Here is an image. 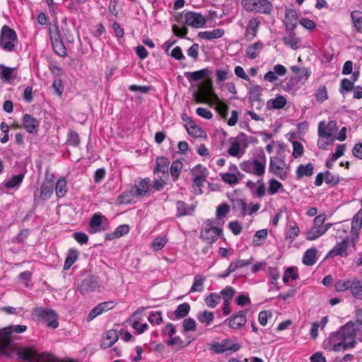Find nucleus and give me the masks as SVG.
<instances>
[{
    "label": "nucleus",
    "mask_w": 362,
    "mask_h": 362,
    "mask_svg": "<svg viewBox=\"0 0 362 362\" xmlns=\"http://www.w3.org/2000/svg\"><path fill=\"white\" fill-rule=\"evenodd\" d=\"M100 287L99 278L92 274L84 276L78 282V289L82 295L95 291Z\"/></svg>",
    "instance_id": "nucleus-12"
},
{
    "label": "nucleus",
    "mask_w": 362,
    "mask_h": 362,
    "mask_svg": "<svg viewBox=\"0 0 362 362\" xmlns=\"http://www.w3.org/2000/svg\"><path fill=\"white\" fill-rule=\"evenodd\" d=\"M23 125L30 134H36L38 132L40 122L33 115L25 114L23 117Z\"/></svg>",
    "instance_id": "nucleus-22"
},
{
    "label": "nucleus",
    "mask_w": 362,
    "mask_h": 362,
    "mask_svg": "<svg viewBox=\"0 0 362 362\" xmlns=\"http://www.w3.org/2000/svg\"><path fill=\"white\" fill-rule=\"evenodd\" d=\"M78 257V252L76 249L69 250L64 264V269L68 270L76 262Z\"/></svg>",
    "instance_id": "nucleus-42"
},
{
    "label": "nucleus",
    "mask_w": 362,
    "mask_h": 362,
    "mask_svg": "<svg viewBox=\"0 0 362 362\" xmlns=\"http://www.w3.org/2000/svg\"><path fill=\"white\" fill-rule=\"evenodd\" d=\"M266 163V156L262 152L258 157L240 163V168L243 171L247 173L252 174L257 177H262L265 173Z\"/></svg>",
    "instance_id": "nucleus-3"
},
{
    "label": "nucleus",
    "mask_w": 362,
    "mask_h": 362,
    "mask_svg": "<svg viewBox=\"0 0 362 362\" xmlns=\"http://www.w3.org/2000/svg\"><path fill=\"white\" fill-rule=\"evenodd\" d=\"M68 192L67 182L64 177H60L55 185V193L58 198L64 197Z\"/></svg>",
    "instance_id": "nucleus-40"
},
{
    "label": "nucleus",
    "mask_w": 362,
    "mask_h": 362,
    "mask_svg": "<svg viewBox=\"0 0 362 362\" xmlns=\"http://www.w3.org/2000/svg\"><path fill=\"white\" fill-rule=\"evenodd\" d=\"M352 326L356 340L362 341V318L348 322Z\"/></svg>",
    "instance_id": "nucleus-49"
},
{
    "label": "nucleus",
    "mask_w": 362,
    "mask_h": 362,
    "mask_svg": "<svg viewBox=\"0 0 362 362\" xmlns=\"http://www.w3.org/2000/svg\"><path fill=\"white\" fill-rule=\"evenodd\" d=\"M51 40L54 52L60 57L66 56V49L62 40L59 38L58 35L52 36Z\"/></svg>",
    "instance_id": "nucleus-28"
},
{
    "label": "nucleus",
    "mask_w": 362,
    "mask_h": 362,
    "mask_svg": "<svg viewBox=\"0 0 362 362\" xmlns=\"http://www.w3.org/2000/svg\"><path fill=\"white\" fill-rule=\"evenodd\" d=\"M233 208L240 210L243 217L247 214V204L244 199H240L233 201Z\"/></svg>",
    "instance_id": "nucleus-59"
},
{
    "label": "nucleus",
    "mask_w": 362,
    "mask_h": 362,
    "mask_svg": "<svg viewBox=\"0 0 362 362\" xmlns=\"http://www.w3.org/2000/svg\"><path fill=\"white\" fill-rule=\"evenodd\" d=\"M17 356L28 362H56V358L49 353L38 354L33 347L26 346L17 350Z\"/></svg>",
    "instance_id": "nucleus-4"
},
{
    "label": "nucleus",
    "mask_w": 362,
    "mask_h": 362,
    "mask_svg": "<svg viewBox=\"0 0 362 362\" xmlns=\"http://www.w3.org/2000/svg\"><path fill=\"white\" fill-rule=\"evenodd\" d=\"M321 129H318L317 134L319 136V139L317 140V146L321 149H326L327 147L332 144L334 141V137L329 136L327 137L324 133L322 134Z\"/></svg>",
    "instance_id": "nucleus-46"
},
{
    "label": "nucleus",
    "mask_w": 362,
    "mask_h": 362,
    "mask_svg": "<svg viewBox=\"0 0 362 362\" xmlns=\"http://www.w3.org/2000/svg\"><path fill=\"white\" fill-rule=\"evenodd\" d=\"M246 310H240L226 319L223 324H228V327L233 329H239L243 327L246 322Z\"/></svg>",
    "instance_id": "nucleus-15"
},
{
    "label": "nucleus",
    "mask_w": 362,
    "mask_h": 362,
    "mask_svg": "<svg viewBox=\"0 0 362 362\" xmlns=\"http://www.w3.org/2000/svg\"><path fill=\"white\" fill-rule=\"evenodd\" d=\"M263 48L264 44L260 41H257L247 47L246 56L250 59H254L259 56Z\"/></svg>",
    "instance_id": "nucleus-29"
},
{
    "label": "nucleus",
    "mask_w": 362,
    "mask_h": 362,
    "mask_svg": "<svg viewBox=\"0 0 362 362\" xmlns=\"http://www.w3.org/2000/svg\"><path fill=\"white\" fill-rule=\"evenodd\" d=\"M290 170L289 166L284 160L277 156H271L269 159V171L282 180L287 178Z\"/></svg>",
    "instance_id": "nucleus-11"
},
{
    "label": "nucleus",
    "mask_w": 362,
    "mask_h": 362,
    "mask_svg": "<svg viewBox=\"0 0 362 362\" xmlns=\"http://www.w3.org/2000/svg\"><path fill=\"white\" fill-rule=\"evenodd\" d=\"M287 104L286 98L281 95H276L274 98L269 99L266 103L267 109L269 110L283 109Z\"/></svg>",
    "instance_id": "nucleus-24"
},
{
    "label": "nucleus",
    "mask_w": 362,
    "mask_h": 362,
    "mask_svg": "<svg viewBox=\"0 0 362 362\" xmlns=\"http://www.w3.org/2000/svg\"><path fill=\"white\" fill-rule=\"evenodd\" d=\"M235 294V290L231 286H226L221 291L223 302L230 303Z\"/></svg>",
    "instance_id": "nucleus-60"
},
{
    "label": "nucleus",
    "mask_w": 362,
    "mask_h": 362,
    "mask_svg": "<svg viewBox=\"0 0 362 362\" xmlns=\"http://www.w3.org/2000/svg\"><path fill=\"white\" fill-rule=\"evenodd\" d=\"M248 146L247 135L241 133L236 137L231 139L230 146L228 149L230 156L240 158L246 152Z\"/></svg>",
    "instance_id": "nucleus-8"
},
{
    "label": "nucleus",
    "mask_w": 362,
    "mask_h": 362,
    "mask_svg": "<svg viewBox=\"0 0 362 362\" xmlns=\"http://www.w3.org/2000/svg\"><path fill=\"white\" fill-rule=\"evenodd\" d=\"M118 339V335L115 330L110 329L105 332L101 339L100 346L103 349L112 346Z\"/></svg>",
    "instance_id": "nucleus-25"
},
{
    "label": "nucleus",
    "mask_w": 362,
    "mask_h": 362,
    "mask_svg": "<svg viewBox=\"0 0 362 362\" xmlns=\"http://www.w3.org/2000/svg\"><path fill=\"white\" fill-rule=\"evenodd\" d=\"M318 129H321L322 133H324L327 137H333L337 131V124L334 120L329 122L327 124L325 121H321L318 124Z\"/></svg>",
    "instance_id": "nucleus-27"
},
{
    "label": "nucleus",
    "mask_w": 362,
    "mask_h": 362,
    "mask_svg": "<svg viewBox=\"0 0 362 362\" xmlns=\"http://www.w3.org/2000/svg\"><path fill=\"white\" fill-rule=\"evenodd\" d=\"M103 221H106L105 216L100 213L94 214L89 222L88 232L91 234H95L105 230V229L102 226Z\"/></svg>",
    "instance_id": "nucleus-17"
},
{
    "label": "nucleus",
    "mask_w": 362,
    "mask_h": 362,
    "mask_svg": "<svg viewBox=\"0 0 362 362\" xmlns=\"http://www.w3.org/2000/svg\"><path fill=\"white\" fill-rule=\"evenodd\" d=\"M241 5L249 12L269 14L272 9V4L268 0H242Z\"/></svg>",
    "instance_id": "nucleus-9"
},
{
    "label": "nucleus",
    "mask_w": 362,
    "mask_h": 362,
    "mask_svg": "<svg viewBox=\"0 0 362 362\" xmlns=\"http://www.w3.org/2000/svg\"><path fill=\"white\" fill-rule=\"evenodd\" d=\"M208 72L209 70L207 69H204L193 72H185L184 75L189 82H192L203 79L207 76Z\"/></svg>",
    "instance_id": "nucleus-35"
},
{
    "label": "nucleus",
    "mask_w": 362,
    "mask_h": 362,
    "mask_svg": "<svg viewBox=\"0 0 362 362\" xmlns=\"http://www.w3.org/2000/svg\"><path fill=\"white\" fill-rule=\"evenodd\" d=\"M317 250L310 248L307 250L303 256V263L307 266H312L317 262Z\"/></svg>",
    "instance_id": "nucleus-37"
},
{
    "label": "nucleus",
    "mask_w": 362,
    "mask_h": 362,
    "mask_svg": "<svg viewBox=\"0 0 362 362\" xmlns=\"http://www.w3.org/2000/svg\"><path fill=\"white\" fill-rule=\"evenodd\" d=\"M351 326L347 322L337 332L330 333L323 342L324 349L327 351H344L354 348L356 340Z\"/></svg>",
    "instance_id": "nucleus-1"
},
{
    "label": "nucleus",
    "mask_w": 362,
    "mask_h": 362,
    "mask_svg": "<svg viewBox=\"0 0 362 362\" xmlns=\"http://www.w3.org/2000/svg\"><path fill=\"white\" fill-rule=\"evenodd\" d=\"M221 180L226 184L235 185L240 182L243 177L235 175L229 173H221L219 174Z\"/></svg>",
    "instance_id": "nucleus-47"
},
{
    "label": "nucleus",
    "mask_w": 362,
    "mask_h": 362,
    "mask_svg": "<svg viewBox=\"0 0 362 362\" xmlns=\"http://www.w3.org/2000/svg\"><path fill=\"white\" fill-rule=\"evenodd\" d=\"M350 17L356 31L362 33V11L355 10L352 11Z\"/></svg>",
    "instance_id": "nucleus-33"
},
{
    "label": "nucleus",
    "mask_w": 362,
    "mask_h": 362,
    "mask_svg": "<svg viewBox=\"0 0 362 362\" xmlns=\"http://www.w3.org/2000/svg\"><path fill=\"white\" fill-rule=\"evenodd\" d=\"M161 311L152 312L148 317V320L151 325H160L163 322Z\"/></svg>",
    "instance_id": "nucleus-64"
},
{
    "label": "nucleus",
    "mask_w": 362,
    "mask_h": 362,
    "mask_svg": "<svg viewBox=\"0 0 362 362\" xmlns=\"http://www.w3.org/2000/svg\"><path fill=\"white\" fill-rule=\"evenodd\" d=\"M192 174L194 177L206 179L208 175V170L202 165H197L192 170Z\"/></svg>",
    "instance_id": "nucleus-56"
},
{
    "label": "nucleus",
    "mask_w": 362,
    "mask_h": 362,
    "mask_svg": "<svg viewBox=\"0 0 362 362\" xmlns=\"http://www.w3.org/2000/svg\"><path fill=\"white\" fill-rule=\"evenodd\" d=\"M183 168V163L180 160H174L170 168H169L170 173L173 177V181L177 180L180 177V173Z\"/></svg>",
    "instance_id": "nucleus-45"
},
{
    "label": "nucleus",
    "mask_w": 362,
    "mask_h": 362,
    "mask_svg": "<svg viewBox=\"0 0 362 362\" xmlns=\"http://www.w3.org/2000/svg\"><path fill=\"white\" fill-rule=\"evenodd\" d=\"M187 133L194 138H205L206 132L198 125L190 123L186 126Z\"/></svg>",
    "instance_id": "nucleus-39"
},
{
    "label": "nucleus",
    "mask_w": 362,
    "mask_h": 362,
    "mask_svg": "<svg viewBox=\"0 0 362 362\" xmlns=\"http://www.w3.org/2000/svg\"><path fill=\"white\" fill-rule=\"evenodd\" d=\"M189 310V305L187 303H183L177 306L173 315V317H170V318L173 320L183 318L188 315Z\"/></svg>",
    "instance_id": "nucleus-36"
},
{
    "label": "nucleus",
    "mask_w": 362,
    "mask_h": 362,
    "mask_svg": "<svg viewBox=\"0 0 362 362\" xmlns=\"http://www.w3.org/2000/svg\"><path fill=\"white\" fill-rule=\"evenodd\" d=\"M170 160L164 157H158L156 160V167L153 169V173H161L163 175H168Z\"/></svg>",
    "instance_id": "nucleus-26"
},
{
    "label": "nucleus",
    "mask_w": 362,
    "mask_h": 362,
    "mask_svg": "<svg viewBox=\"0 0 362 362\" xmlns=\"http://www.w3.org/2000/svg\"><path fill=\"white\" fill-rule=\"evenodd\" d=\"M260 23L261 21L257 17H253L249 20L245 33L247 41H252L257 37Z\"/></svg>",
    "instance_id": "nucleus-19"
},
{
    "label": "nucleus",
    "mask_w": 362,
    "mask_h": 362,
    "mask_svg": "<svg viewBox=\"0 0 362 362\" xmlns=\"http://www.w3.org/2000/svg\"><path fill=\"white\" fill-rule=\"evenodd\" d=\"M197 319L201 323L209 325L214 319V315L212 312L204 310L197 315Z\"/></svg>",
    "instance_id": "nucleus-57"
},
{
    "label": "nucleus",
    "mask_w": 362,
    "mask_h": 362,
    "mask_svg": "<svg viewBox=\"0 0 362 362\" xmlns=\"http://www.w3.org/2000/svg\"><path fill=\"white\" fill-rule=\"evenodd\" d=\"M287 74V69L282 64H276L274 66L273 69L267 71L264 76V80L274 83L276 81L279 77H283Z\"/></svg>",
    "instance_id": "nucleus-16"
},
{
    "label": "nucleus",
    "mask_w": 362,
    "mask_h": 362,
    "mask_svg": "<svg viewBox=\"0 0 362 362\" xmlns=\"http://www.w3.org/2000/svg\"><path fill=\"white\" fill-rule=\"evenodd\" d=\"M314 173V166L309 163L306 165L300 164L296 169V179L300 180L303 176L310 177Z\"/></svg>",
    "instance_id": "nucleus-30"
},
{
    "label": "nucleus",
    "mask_w": 362,
    "mask_h": 362,
    "mask_svg": "<svg viewBox=\"0 0 362 362\" xmlns=\"http://www.w3.org/2000/svg\"><path fill=\"white\" fill-rule=\"evenodd\" d=\"M221 299L219 294L212 293L205 297L204 302L209 308H214L221 302Z\"/></svg>",
    "instance_id": "nucleus-52"
},
{
    "label": "nucleus",
    "mask_w": 362,
    "mask_h": 362,
    "mask_svg": "<svg viewBox=\"0 0 362 362\" xmlns=\"http://www.w3.org/2000/svg\"><path fill=\"white\" fill-rule=\"evenodd\" d=\"M284 43L292 49H297L300 43V39L295 33L290 32L282 39Z\"/></svg>",
    "instance_id": "nucleus-32"
},
{
    "label": "nucleus",
    "mask_w": 362,
    "mask_h": 362,
    "mask_svg": "<svg viewBox=\"0 0 362 362\" xmlns=\"http://www.w3.org/2000/svg\"><path fill=\"white\" fill-rule=\"evenodd\" d=\"M362 226V209H360L354 216L351 222V231L358 233Z\"/></svg>",
    "instance_id": "nucleus-50"
},
{
    "label": "nucleus",
    "mask_w": 362,
    "mask_h": 362,
    "mask_svg": "<svg viewBox=\"0 0 362 362\" xmlns=\"http://www.w3.org/2000/svg\"><path fill=\"white\" fill-rule=\"evenodd\" d=\"M300 228L294 221L289 223L286 233V239L292 243L299 235Z\"/></svg>",
    "instance_id": "nucleus-38"
},
{
    "label": "nucleus",
    "mask_w": 362,
    "mask_h": 362,
    "mask_svg": "<svg viewBox=\"0 0 362 362\" xmlns=\"http://www.w3.org/2000/svg\"><path fill=\"white\" fill-rule=\"evenodd\" d=\"M176 207L177 216L189 215L194 211L192 207L188 206L185 202L182 201L177 202Z\"/></svg>",
    "instance_id": "nucleus-48"
},
{
    "label": "nucleus",
    "mask_w": 362,
    "mask_h": 362,
    "mask_svg": "<svg viewBox=\"0 0 362 362\" xmlns=\"http://www.w3.org/2000/svg\"><path fill=\"white\" fill-rule=\"evenodd\" d=\"M281 188H283V185L280 182L274 178L269 180L268 193L270 195L276 194Z\"/></svg>",
    "instance_id": "nucleus-61"
},
{
    "label": "nucleus",
    "mask_w": 362,
    "mask_h": 362,
    "mask_svg": "<svg viewBox=\"0 0 362 362\" xmlns=\"http://www.w3.org/2000/svg\"><path fill=\"white\" fill-rule=\"evenodd\" d=\"M302 74V75L298 77L291 78L286 84L283 86V90L289 93L296 92L299 88L298 83L303 84L310 76V71L308 69H303Z\"/></svg>",
    "instance_id": "nucleus-13"
},
{
    "label": "nucleus",
    "mask_w": 362,
    "mask_h": 362,
    "mask_svg": "<svg viewBox=\"0 0 362 362\" xmlns=\"http://www.w3.org/2000/svg\"><path fill=\"white\" fill-rule=\"evenodd\" d=\"M223 235L221 228L216 226V221L214 220H207L205 221L201 230V238L207 243L212 244L218 240V238Z\"/></svg>",
    "instance_id": "nucleus-6"
},
{
    "label": "nucleus",
    "mask_w": 362,
    "mask_h": 362,
    "mask_svg": "<svg viewBox=\"0 0 362 362\" xmlns=\"http://www.w3.org/2000/svg\"><path fill=\"white\" fill-rule=\"evenodd\" d=\"M185 23L193 28H203L206 24V18L200 13L187 11L184 14Z\"/></svg>",
    "instance_id": "nucleus-14"
},
{
    "label": "nucleus",
    "mask_w": 362,
    "mask_h": 362,
    "mask_svg": "<svg viewBox=\"0 0 362 362\" xmlns=\"http://www.w3.org/2000/svg\"><path fill=\"white\" fill-rule=\"evenodd\" d=\"M240 349L238 343H233L230 339H224L220 343L214 345V350L216 353L221 354L226 351H237Z\"/></svg>",
    "instance_id": "nucleus-21"
},
{
    "label": "nucleus",
    "mask_w": 362,
    "mask_h": 362,
    "mask_svg": "<svg viewBox=\"0 0 362 362\" xmlns=\"http://www.w3.org/2000/svg\"><path fill=\"white\" fill-rule=\"evenodd\" d=\"M134 197H136V194L132 188L131 190L125 191L122 194H120L117 198V201L120 204H127L133 202Z\"/></svg>",
    "instance_id": "nucleus-53"
},
{
    "label": "nucleus",
    "mask_w": 362,
    "mask_h": 362,
    "mask_svg": "<svg viewBox=\"0 0 362 362\" xmlns=\"http://www.w3.org/2000/svg\"><path fill=\"white\" fill-rule=\"evenodd\" d=\"M168 241L166 235L157 237L152 241L151 247L154 251H159L165 247Z\"/></svg>",
    "instance_id": "nucleus-55"
},
{
    "label": "nucleus",
    "mask_w": 362,
    "mask_h": 362,
    "mask_svg": "<svg viewBox=\"0 0 362 362\" xmlns=\"http://www.w3.org/2000/svg\"><path fill=\"white\" fill-rule=\"evenodd\" d=\"M18 42L16 31L7 25H3L0 32V48L6 52H13Z\"/></svg>",
    "instance_id": "nucleus-5"
},
{
    "label": "nucleus",
    "mask_w": 362,
    "mask_h": 362,
    "mask_svg": "<svg viewBox=\"0 0 362 362\" xmlns=\"http://www.w3.org/2000/svg\"><path fill=\"white\" fill-rule=\"evenodd\" d=\"M206 182V179L204 178H193L192 192L196 194H200L202 193V187H203L204 182Z\"/></svg>",
    "instance_id": "nucleus-62"
},
{
    "label": "nucleus",
    "mask_w": 362,
    "mask_h": 362,
    "mask_svg": "<svg viewBox=\"0 0 362 362\" xmlns=\"http://www.w3.org/2000/svg\"><path fill=\"white\" fill-rule=\"evenodd\" d=\"M325 182L326 184L330 186H335L339 182L340 178L338 175L332 174L329 170H326L324 173Z\"/></svg>",
    "instance_id": "nucleus-58"
},
{
    "label": "nucleus",
    "mask_w": 362,
    "mask_h": 362,
    "mask_svg": "<svg viewBox=\"0 0 362 362\" xmlns=\"http://www.w3.org/2000/svg\"><path fill=\"white\" fill-rule=\"evenodd\" d=\"M352 279H339L334 284V288L337 292L350 290Z\"/></svg>",
    "instance_id": "nucleus-51"
},
{
    "label": "nucleus",
    "mask_w": 362,
    "mask_h": 362,
    "mask_svg": "<svg viewBox=\"0 0 362 362\" xmlns=\"http://www.w3.org/2000/svg\"><path fill=\"white\" fill-rule=\"evenodd\" d=\"M223 35H224L223 29L216 28L211 31H201L198 33V37L202 39L211 40L214 39L220 38Z\"/></svg>",
    "instance_id": "nucleus-31"
},
{
    "label": "nucleus",
    "mask_w": 362,
    "mask_h": 362,
    "mask_svg": "<svg viewBox=\"0 0 362 362\" xmlns=\"http://www.w3.org/2000/svg\"><path fill=\"white\" fill-rule=\"evenodd\" d=\"M17 76L16 68L0 64V78L3 82L12 84L17 78Z\"/></svg>",
    "instance_id": "nucleus-20"
},
{
    "label": "nucleus",
    "mask_w": 362,
    "mask_h": 362,
    "mask_svg": "<svg viewBox=\"0 0 362 362\" xmlns=\"http://www.w3.org/2000/svg\"><path fill=\"white\" fill-rule=\"evenodd\" d=\"M53 193V186L51 184L42 183L40 187L39 199L42 201L49 199Z\"/></svg>",
    "instance_id": "nucleus-44"
},
{
    "label": "nucleus",
    "mask_w": 362,
    "mask_h": 362,
    "mask_svg": "<svg viewBox=\"0 0 362 362\" xmlns=\"http://www.w3.org/2000/svg\"><path fill=\"white\" fill-rule=\"evenodd\" d=\"M326 216L325 214L318 215L314 218L313 226L306 233L305 238L307 240H316L329 230L332 224H324Z\"/></svg>",
    "instance_id": "nucleus-7"
},
{
    "label": "nucleus",
    "mask_w": 362,
    "mask_h": 362,
    "mask_svg": "<svg viewBox=\"0 0 362 362\" xmlns=\"http://www.w3.org/2000/svg\"><path fill=\"white\" fill-rule=\"evenodd\" d=\"M151 180L148 177L140 179L136 181L132 187L136 198H141L148 194L150 189Z\"/></svg>",
    "instance_id": "nucleus-18"
},
{
    "label": "nucleus",
    "mask_w": 362,
    "mask_h": 362,
    "mask_svg": "<svg viewBox=\"0 0 362 362\" xmlns=\"http://www.w3.org/2000/svg\"><path fill=\"white\" fill-rule=\"evenodd\" d=\"M25 177L24 173L13 175L4 182V185L8 189H18Z\"/></svg>",
    "instance_id": "nucleus-34"
},
{
    "label": "nucleus",
    "mask_w": 362,
    "mask_h": 362,
    "mask_svg": "<svg viewBox=\"0 0 362 362\" xmlns=\"http://www.w3.org/2000/svg\"><path fill=\"white\" fill-rule=\"evenodd\" d=\"M216 81L222 82L228 79L232 74L230 72L228 69H217L216 71Z\"/></svg>",
    "instance_id": "nucleus-63"
},
{
    "label": "nucleus",
    "mask_w": 362,
    "mask_h": 362,
    "mask_svg": "<svg viewBox=\"0 0 362 362\" xmlns=\"http://www.w3.org/2000/svg\"><path fill=\"white\" fill-rule=\"evenodd\" d=\"M25 325H11L0 329V356H9V346L11 343L12 333H23L26 330Z\"/></svg>",
    "instance_id": "nucleus-2"
},
{
    "label": "nucleus",
    "mask_w": 362,
    "mask_h": 362,
    "mask_svg": "<svg viewBox=\"0 0 362 362\" xmlns=\"http://www.w3.org/2000/svg\"><path fill=\"white\" fill-rule=\"evenodd\" d=\"M268 235L267 229H262L257 230L253 238L252 245L254 246H260L262 245L263 240H264Z\"/></svg>",
    "instance_id": "nucleus-54"
},
{
    "label": "nucleus",
    "mask_w": 362,
    "mask_h": 362,
    "mask_svg": "<svg viewBox=\"0 0 362 362\" xmlns=\"http://www.w3.org/2000/svg\"><path fill=\"white\" fill-rule=\"evenodd\" d=\"M33 315L38 320L46 321L47 327L52 329H56L59 326L58 315L52 309L38 307L33 310Z\"/></svg>",
    "instance_id": "nucleus-10"
},
{
    "label": "nucleus",
    "mask_w": 362,
    "mask_h": 362,
    "mask_svg": "<svg viewBox=\"0 0 362 362\" xmlns=\"http://www.w3.org/2000/svg\"><path fill=\"white\" fill-rule=\"evenodd\" d=\"M351 293L356 298H362V281L357 277L352 279L351 285L350 287Z\"/></svg>",
    "instance_id": "nucleus-41"
},
{
    "label": "nucleus",
    "mask_w": 362,
    "mask_h": 362,
    "mask_svg": "<svg viewBox=\"0 0 362 362\" xmlns=\"http://www.w3.org/2000/svg\"><path fill=\"white\" fill-rule=\"evenodd\" d=\"M349 244V238L344 239L328 252L327 257H334L335 256L346 257L348 256L347 247Z\"/></svg>",
    "instance_id": "nucleus-23"
},
{
    "label": "nucleus",
    "mask_w": 362,
    "mask_h": 362,
    "mask_svg": "<svg viewBox=\"0 0 362 362\" xmlns=\"http://www.w3.org/2000/svg\"><path fill=\"white\" fill-rule=\"evenodd\" d=\"M206 278L201 274L194 276L192 286L189 290V293L202 292L204 288V281Z\"/></svg>",
    "instance_id": "nucleus-43"
}]
</instances>
